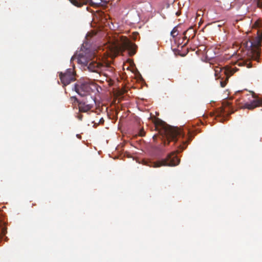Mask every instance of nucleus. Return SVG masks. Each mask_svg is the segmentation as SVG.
<instances>
[{"label":"nucleus","mask_w":262,"mask_h":262,"mask_svg":"<svg viewBox=\"0 0 262 262\" xmlns=\"http://www.w3.org/2000/svg\"><path fill=\"white\" fill-rule=\"evenodd\" d=\"M138 135L141 137H143L145 135V132L143 128H141L139 129Z\"/></svg>","instance_id":"nucleus-13"},{"label":"nucleus","mask_w":262,"mask_h":262,"mask_svg":"<svg viewBox=\"0 0 262 262\" xmlns=\"http://www.w3.org/2000/svg\"><path fill=\"white\" fill-rule=\"evenodd\" d=\"M89 98L92 100V102L94 101V99H93V98L92 97H91V96L89 97Z\"/></svg>","instance_id":"nucleus-20"},{"label":"nucleus","mask_w":262,"mask_h":262,"mask_svg":"<svg viewBox=\"0 0 262 262\" xmlns=\"http://www.w3.org/2000/svg\"><path fill=\"white\" fill-rule=\"evenodd\" d=\"M170 34H171V35L173 38L175 37L176 36H177L178 34L177 28V27L173 28L172 30L171 31Z\"/></svg>","instance_id":"nucleus-12"},{"label":"nucleus","mask_w":262,"mask_h":262,"mask_svg":"<svg viewBox=\"0 0 262 262\" xmlns=\"http://www.w3.org/2000/svg\"><path fill=\"white\" fill-rule=\"evenodd\" d=\"M182 142H183V145L180 144L179 145V147L181 148L182 150H184L186 147V146L187 145L186 141V142L183 141Z\"/></svg>","instance_id":"nucleus-14"},{"label":"nucleus","mask_w":262,"mask_h":262,"mask_svg":"<svg viewBox=\"0 0 262 262\" xmlns=\"http://www.w3.org/2000/svg\"><path fill=\"white\" fill-rule=\"evenodd\" d=\"M213 68L215 77L217 80H219L222 88H224L226 85L229 77L237 71L236 68L232 67L222 68L219 66H214Z\"/></svg>","instance_id":"nucleus-3"},{"label":"nucleus","mask_w":262,"mask_h":262,"mask_svg":"<svg viewBox=\"0 0 262 262\" xmlns=\"http://www.w3.org/2000/svg\"><path fill=\"white\" fill-rule=\"evenodd\" d=\"M2 232L3 234H5L6 233V230L4 228L2 229Z\"/></svg>","instance_id":"nucleus-18"},{"label":"nucleus","mask_w":262,"mask_h":262,"mask_svg":"<svg viewBox=\"0 0 262 262\" xmlns=\"http://www.w3.org/2000/svg\"><path fill=\"white\" fill-rule=\"evenodd\" d=\"M94 56V54L86 50L84 51L80 52L78 55H74L71 59V62L77 59V62L83 66L86 67L88 70L91 72L96 73L100 75L101 73L105 71L108 67L106 64L96 61H91L89 63L90 60Z\"/></svg>","instance_id":"nucleus-1"},{"label":"nucleus","mask_w":262,"mask_h":262,"mask_svg":"<svg viewBox=\"0 0 262 262\" xmlns=\"http://www.w3.org/2000/svg\"><path fill=\"white\" fill-rule=\"evenodd\" d=\"M154 123L156 129L163 137H166L167 139L166 141H164V145L166 144H168L170 141L176 142L178 137L183 138L184 136V134L180 128L170 126L161 120L157 119Z\"/></svg>","instance_id":"nucleus-2"},{"label":"nucleus","mask_w":262,"mask_h":262,"mask_svg":"<svg viewBox=\"0 0 262 262\" xmlns=\"http://www.w3.org/2000/svg\"><path fill=\"white\" fill-rule=\"evenodd\" d=\"M74 89L76 92L82 97L89 96L92 91L90 84L86 82L76 83Z\"/></svg>","instance_id":"nucleus-7"},{"label":"nucleus","mask_w":262,"mask_h":262,"mask_svg":"<svg viewBox=\"0 0 262 262\" xmlns=\"http://www.w3.org/2000/svg\"><path fill=\"white\" fill-rule=\"evenodd\" d=\"M78 118L79 120H82V115H79L78 116Z\"/></svg>","instance_id":"nucleus-19"},{"label":"nucleus","mask_w":262,"mask_h":262,"mask_svg":"<svg viewBox=\"0 0 262 262\" xmlns=\"http://www.w3.org/2000/svg\"><path fill=\"white\" fill-rule=\"evenodd\" d=\"M104 122V120L103 118H101L99 119V121L98 122V124H103Z\"/></svg>","instance_id":"nucleus-15"},{"label":"nucleus","mask_w":262,"mask_h":262,"mask_svg":"<svg viewBox=\"0 0 262 262\" xmlns=\"http://www.w3.org/2000/svg\"><path fill=\"white\" fill-rule=\"evenodd\" d=\"M78 103L79 111L80 112L86 113L91 110L93 103H88V101H79L75 97H72Z\"/></svg>","instance_id":"nucleus-9"},{"label":"nucleus","mask_w":262,"mask_h":262,"mask_svg":"<svg viewBox=\"0 0 262 262\" xmlns=\"http://www.w3.org/2000/svg\"><path fill=\"white\" fill-rule=\"evenodd\" d=\"M74 6L81 7L84 5L89 4L93 7H97L100 5L101 0H69Z\"/></svg>","instance_id":"nucleus-8"},{"label":"nucleus","mask_w":262,"mask_h":262,"mask_svg":"<svg viewBox=\"0 0 262 262\" xmlns=\"http://www.w3.org/2000/svg\"><path fill=\"white\" fill-rule=\"evenodd\" d=\"M120 41V43L114 45V51L115 53H122L127 50L130 56H132L136 54L137 48L136 44L132 42L125 36H121Z\"/></svg>","instance_id":"nucleus-5"},{"label":"nucleus","mask_w":262,"mask_h":262,"mask_svg":"<svg viewBox=\"0 0 262 262\" xmlns=\"http://www.w3.org/2000/svg\"><path fill=\"white\" fill-rule=\"evenodd\" d=\"M180 160L177 156L176 152H172L168 155L165 159L157 161H149L146 165L154 168H158L161 166H175L180 163Z\"/></svg>","instance_id":"nucleus-4"},{"label":"nucleus","mask_w":262,"mask_h":262,"mask_svg":"<svg viewBox=\"0 0 262 262\" xmlns=\"http://www.w3.org/2000/svg\"><path fill=\"white\" fill-rule=\"evenodd\" d=\"M99 121V119L97 117L96 119L93 121V123L94 124V126L95 125V124H98V122Z\"/></svg>","instance_id":"nucleus-16"},{"label":"nucleus","mask_w":262,"mask_h":262,"mask_svg":"<svg viewBox=\"0 0 262 262\" xmlns=\"http://www.w3.org/2000/svg\"><path fill=\"white\" fill-rule=\"evenodd\" d=\"M189 32L192 33V36H191V38H194L195 35V31L192 28H189L186 31L184 32V39H187L188 38L187 34Z\"/></svg>","instance_id":"nucleus-11"},{"label":"nucleus","mask_w":262,"mask_h":262,"mask_svg":"<svg viewBox=\"0 0 262 262\" xmlns=\"http://www.w3.org/2000/svg\"><path fill=\"white\" fill-rule=\"evenodd\" d=\"M188 34H191V35L192 36V33L189 32H188Z\"/></svg>","instance_id":"nucleus-21"},{"label":"nucleus","mask_w":262,"mask_h":262,"mask_svg":"<svg viewBox=\"0 0 262 262\" xmlns=\"http://www.w3.org/2000/svg\"><path fill=\"white\" fill-rule=\"evenodd\" d=\"M59 76L63 86L68 85L76 79L75 72L73 69H68L64 73L60 72Z\"/></svg>","instance_id":"nucleus-6"},{"label":"nucleus","mask_w":262,"mask_h":262,"mask_svg":"<svg viewBox=\"0 0 262 262\" xmlns=\"http://www.w3.org/2000/svg\"><path fill=\"white\" fill-rule=\"evenodd\" d=\"M224 109L223 108H221V111L219 113V115H221L222 114L224 113Z\"/></svg>","instance_id":"nucleus-17"},{"label":"nucleus","mask_w":262,"mask_h":262,"mask_svg":"<svg viewBox=\"0 0 262 262\" xmlns=\"http://www.w3.org/2000/svg\"><path fill=\"white\" fill-rule=\"evenodd\" d=\"M262 105V98L254 100L250 103H245L244 107L249 110H253L254 108Z\"/></svg>","instance_id":"nucleus-10"}]
</instances>
